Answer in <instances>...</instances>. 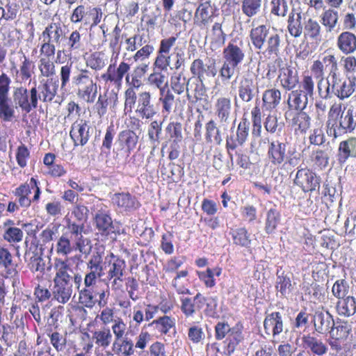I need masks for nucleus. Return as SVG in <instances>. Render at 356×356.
Segmentation results:
<instances>
[{
	"label": "nucleus",
	"mask_w": 356,
	"mask_h": 356,
	"mask_svg": "<svg viewBox=\"0 0 356 356\" xmlns=\"http://www.w3.org/2000/svg\"><path fill=\"white\" fill-rule=\"evenodd\" d=\"M213 109L218 121L222 125L229 123L232 114V101L229 97H220L217 98Z\"/></svg>",
	"instance_id": "obj_13"
},
{
	"label": "nucleus",
	"mask_w": 356,
	"mask_h": 356,
	"mask_svg": "<svg viewBox=\"0 0 356 356\" xmlns=\"http://www.w3.org/2000/svg\"><path fill=\"white\" fill-rule=\"evenodd\" d=\"M175 318L168 316H163L154 320L152 325L161 334H166L171 328L175 326Z\"/></svg>",
	"instance_id": "obj_52"
},
{
	"label": "nucleus",
	"mask_w": 356,
	"mask_h": 356,
	"mask_svg": "<svg viewBox=\"0 0 356 356\" xmlns=\"http://www.w3.org/2000/svg\"><path fill=\"white\" fill-rule=\"evenodd\" d=\"M19 11V6L15 2H8L4 7H0V22L12 21L16 19Z\"/></svg>",
	"instance_id": "obj_57"
},
{
	"label": "nucleus",
	"mask_w": 356,
	"mask_h": 356,
	"mask_svg": "<svg viewBox=\"0 0 356 356\" xmlns=\"http://www.w3.org/2000/svg\"><path fill=\"white\" fill-rule=\"evenodd\" d=\"M262 100L267 110L275 108L280 103L281 92L276 88L266 90L263 94Z\"/></svg>",
	"instance_id": "obj_46"
},
{
	"label": "nucleus",
	"mask_w": 356,
	"mask_h": 356,
	"mask_svg": "<svg viewBox=\"0 0 356 356\" xmlns=\"http://www.w3.org/2000/svg\"><path fill=\"white\" fill-rule=\"evenodd\" d=\"M206 139L208 142H215L217 145H220L222 139L220 130L217 128L216 122L210 120L206 124Z\"/></svg>",
	"instance_id": "obj_60"
},
{
	"label": "nucleus",
	"mask_w": 356,
	"mask_h": 356,
	"mask_svg": "<svg viewBox=\"0 0 356 356\" xmlns=\"http://www.w3.org/2000/svg\"><path fill=\"white\" fill-rule=\"evenodd\" d=\"M302 33L307 40L319 42L322 39V28L318 22L312 18H309L304 22Z\"/></svg>",
	"instance_id": "obj_31"
},
{
	"label": "nucleus",
	"mask_w": 356,
	"mask_h": 356,
	"mask_svg": "<svg viewBox=\"0 0 356 356\" xmlns=\"http://www.w3.org/2000/svg\"><path fill=\"white\" fill-rule=\"evenodd\" d=\"M234 244L242 247H248L250 245V234L244 227L232 229L230 232Z\"/></svg>",
	"instance_id": "obj_51"
},
{
	"label": "nucleus",
	"mask_w": 356,
	"mask_h": 356,
	"mask_svg": "<svg viewBox=\"0 0 356 356\" xmlns=\"http://www.w3.org/2000/svg\"><path fill=\"white\" fill-rule=\"evenodd\" d=\"M287 102L290 108L302 111L308 104V96L301 90H292Z\"/></svg>",
	"instance_id": "obj_37"
},
{
	"label": "nucleus",
	"mask_w": 356,
	"mask_h": 356,
	"mask_svg": "<svg viewBox=\"0 0 356 356\" xmlns=\"http://www.w3.org/2000/svg\"><path fill=\"white\" fill-rule=\"evenodd\" d=\"M243 327L241 325L236 324L233 327V330L226 339L225 343V353L228 355H231L236 350L238 345H239L244 339L243 334Z\"/></svg>",
	"instance_id": "obj_34"
},
{
	"label": "nucleus",
	"mask_w": 356,
	"mask_h": 356,
	"mask_svg": "<svg viewBox=\"0 0 356 356\" xmlns=\"http://www.w3.org/2000/svg\"><path fill=\"white\" fill-rule=\"evenodd\" d=\"M138 141V136L134 131L129 129L122 131L119 133L116 142L117 151L129 156L136 148Z\"/></svg>",
	"instance_id": "obj_12"
},
{
	"label": "nucleus",
	"mask_w": 356,
	"mask_h": 356,
	"mask_svg": "<svg viewBox=\"0 0 356 356\" xmlns=\"http://www.w3.org/2000/svg\"><path fill=\"white\" fill-rule=\"evenodd\" d=\"M276 289L282 296H286L291 291V282L290 277L282 273L281 275L277 273L276 281Z\"/></svg>",
	"instance_id": "obj_64"
},
{
	"label": "nucleus",
	"mask_w": 356,
	"mask_h": 356,
	"mask_svg": "<svg viewBox=\"0 0 356 356\" xmlns=\"http://www.w3.org/2000/svg\"><path fill=\"white\" fill-rule=\"evenodd\" d=\"M67 45L70 55L76 54L83 49V43L81 41V37L78 31L72 32L68 38Z\"/></svg>",
	"instance_id": "obj_61"
},
{
	"label": "nucleus",
	"mask_w": 356,
	"mask_h": 356,
	"mask_svg": "<svg viewBox=\"0 0 356 356\" xmlns=\"http://www.w3.org/2000/svg\"><path fill=\"white\" fill-rule=\"evenodd\" d=\"M113 203L122 211H132L136 209L139 202L136 198L130 193H115L112 197Z\"/></svg>",
	"instance_id": "obj_30"
},
{
	"label": "nucleus",
	"mask_w": 356,
	"mask_h": 356,
	"mask_svg": "<svg viewBox=\"0 0 356 356\" xmlns=\"http://www.w3.org/2000/svg\"><path fill=\"white\" fill-rule=\"evenodd\" d=\"M332 96L340 100L350 97L355 90V76H344L340 72L331 76Z\"/></svg>",
	"instance_id": "obj_6"
},
{
	"label": "nucleus",
	"mask_w": 356,
	"mask_h": 356,
	"mask_svg": "<svg viewBox=\"0 0 356 356\" xmlns=\"http://www.w3.org/2000/svg\"><path fill=\"white\" fill-rule=\"evenodd\" d=\"M90 127L83 120L75 121L71 127L70 135L73 140L74 146L85 145L89 140Z\"/></svg>",
	"instance_id": "obj_15"
},
{
	"label": "nucleus",
	"mask_w": 356,
	"mask_h": 356,
	"mask_svg": "<svg viewBox=\"0 0 356 356\" xmlns=\"http://www.w3.org/2000/svg\"><path fill=\"white\" fill-rule=\"evenodd\" d=\"M293 184L305 193L313 192L320 186V177L307 168H298Z\"/></svg>",
	"instance_id": "obj_9"
},
{
	"label": "nucleus",
	"mask_w": 356,
	"mask_h": 356,
	"mask_svg": "<svg viewBox=\"0 0 356 356\" xmlns=\"http://www.w3.org/2000/svg\"><path fill=\"white\" fill-rule=\"evenodd\" d=\"M58 88V81L52 79L41 81L37 88L38 100L43 102H51L55 97Z\"/></svg>",
	"instance_id": "obj_18"
},
{
	"label": "nucleus",
	"mask_w": 356,
	"mask_h": 356,
	"mask_svg": "<svg viewBox=\"0 0 356 356\" xmlns=\"http://www.w3.org/2000/svg\"><path fill=\"white\" fill-rule=\"evenodd\" d=\"M326 127L327 135L334 138L351 134L356 128V113L351 108L342 109L340 103H334L327 113Z\"/></svg>",
	"instance_id": "obj_1"
},
{
	"label": "nucleus",
	"mask_w": 356,
	"mask_h": 356,
	"mask_svg": "<svg viewBox=\"0 0 356 356\" xmlns=\"http://www.w3.org/2000/svg\"><path fill=\"white\" fill-rule=\"evenodd\" d=\"M238 93L243 102H250L258 93L257 85L252 79L243 77L239 83Z\"/></svg>",
	"instance_id": "obj_23"
},
{
	"label": "nucleus",
	"mask_w": 356,
	"mask_h": 356,
	"mask_svg": "<svg viewBox=\"0 0 356 356\" xmlns=\"http://www.w3.org/2000/svg\"><path fill=\"white\" fill-rule=\"evenodd\" d=\"M261 7L262 0H242L241 1L242 13L249 18L259 15Z\"/></svg>",
	"instance_id": "obj_48"
},
{
	"label": "nucleus",
	"mask_w": 356,
	"mask_h": 356,
	"mask_svg": "<svg viewBox=\"0 0 356 356\" xmlns=\"http://www.w3.org/2000/svg\"><path fill=\"white\" fill-rule=\"evenodd\" d=\"M305 349L309 353L316 356H323L328 352L327 345L322 339L314 336L307 335L302 337Z\"/></svg>",
	"instance_id": "obj_27"
},
{
	"label": "nucleus",
	"mask_w": 356,
	"mask_h": 356,
	"mask_svg": "<svg viewBox=\"0 0 356 356\" xmlns=\"http://www.w3.org/2000/svg\"><path fill=\"white\" fill-rule=\"evenodd\" d=\"M41 37L42 42L59 45L65 38V32L60 23L52 22L44 29Z\"/></svg>",
	"instance_id": "obj_22"
},
{
	"label": "nucleus",
	"mask_w": 356,
	"mask_h": 356,
	"mask_svg": "<svg viewBox=\"0 0 356 356\" xmlns=\"http://www.w3.org/2000/svg\"><path fill=\"white\" fill-rule=\"evenodd\" d=\"M286 145L280 140H273L270 143L268 156L270 161L275 165L282 164L286 158Z\"/></svg>",
	"instance_id": "obj_28"
},
{
	"label": "nucleus",
	"mask_w": 356,
	"mask_h": 356,
	"mask_svg": "<svg viewBox=\"0 0 356 356\" xmlns=\"http://www.w3.org/2000/svg\"><path fill=\"white\" fill-rule=\"evenodd\" d=\"M23 236V231L15 226L6 228L3 234V239L10 243H17L22 241Z\"/></svg>",
	"instance_id": "obj_63"
},
{
	"label": "nucleus",
	"mask_w": 356,
	"mask_h": 356,
	"mask_svg": "<svg viewBox=\"0 0 356 356\" xmlns=\"http://www.w3.org/2000/svg\"><path fill=\"white\" fill-rule=\"evenodd\" d=\"M147 83L157 89L159 92L168 88V80L167 76L161 71L154 70L147 77Z\"/></svg>",
	"instance_id": "obj_49"
},
{
	"label": "nucleus",
	"mask_w": 356,
	"mask_h": 356,
	"mask_svg": "<svg viewBox=\"0 0 356 356\" xmlns=\"http://www.w3.org/2000/svg\"><path fill=\"white\" fill-rule=\"evenodd\" d=\"M103 258L100 252H94L86 263L88 271L83 279L84 286L91 287L97 283L98 278H101L104 273L103 268Z\"/></svg>",
	"instance_id": "obj_8"
},
{
	"label": "nucleus",
	"mask_w": 356,
	"mask_h": 356,
	"mask_svg": "<svg viewBox=\"0 0 356 356\" xmlns=\"http://www.w3.org/2000/svg\"><path fill=\"white\" fill-rule=\"evenodd\" d=\"M73 251H79V249L76 247V243L72 241L68 234H63L56 243V253L58 255L67 256Z\"/></svg>",
	"instance_id": "obj_42"
},
{
	"label": "nucleus",
	"mask_w": 356,
	"mask_h": 356,
	"mask_svg": "<svg viewBox=\"0 0 356 356\" xmlns=\"http://www.w3.org/2000/svg\"><path fill=\"white\" fill-rule=\"evenodd\" d=\"M281 213L275 208L267 211L265 219V232L271 234L275 233L276 229L281 222Z\"/></svg>",
	"instance_id": "obj_43"
},
{
	"label": "nucleus",
	"mask_w": 356,
	"mask_h": 356,
	"mask_svg": "<svg viewBox=\"0 0 356 356\" xmlns=\"http://www.w3.org/2000/svg\"><path fill=\"white\" fill-rule=\"evenodd\" d=\"M13 99L17 107L29 113L38 107L37 88L33 87L29 93L24 86L15 87L13 91Z\"/></svg>",
	"instance_id": "obj_7"
},
{
	"label": "nucleus",
	"mask_w": 356,
	"mask_h": 356,
	"mask_svg": "<svg viewBox=\"0 0 356 356\" xmlns=\"http://www.w3.org/2000/svg\"><path fill=\"white\" fill-rule=\"evenodd\" d=\"M291 0H272L270 2V13L277 17H286Z\"/></svg>",
	"instance_id": "obj_59"
},
{
	"label": "nucleus",
	"mask_w": 356,
	"mask_h": 356,
	"mask_svg": "<svg viewBox=\"0 0 356 356\" xmlns=\"http://www.w3.org/2000/svg\"><path fill=\"white\" fill-rule=\"evenodd\" d=\"M278 81L281 86L286 90L294 89L299 83L298 71L289 66L283 67L280 70Z\"/></svg>",
	"instance_id": "obj_19"
},
{
	"label": "nucleus",
	"mask_w": 356,
	"mask_h": 356,
	"mask_svg": "<svg viewBox=\"0 0 356 356\" xmlns=\"http://www.w3.org/2000/svg\"><path fill=\"white\" fill-rule=\"evenodd\" d=\"M337 313L340 316H350L356 312V301L353 296L339 300L337 305Z\"/></svg>",
	"instance_id": "obj_45"
},
{
	"label": "nucleus",
	"mask_w": 356,
	"mask_h": 356,
	"mask_svg": "<svg viewBox=\"0 0 356 356\" xmlns=\"http://www.w3.org/2000/svg\"><path fill=\"white\" fill-rule=\"evenodd\" d=\"M331 76L317 80V90L318 96L323 99H327L332 97Z\"/></svg>",
	"instance_id": "obj_58"
},
{
	"label": "nucleus",
	"mask_w": 356,
	"mask_h": 356,
	"mask_svg": "<svg viewBox=\"0 0 356 356\" xmlns=\"http://www.w3.org/2000/svg\"><path fill=\"white\" fill-rule=\"evenodd\" d=\"M312 165L315 169H325L329 163V155L326 151L317 149L313 151L311 155Z\"/></svg>",
	"instance_id": "obj_56"
},
{
	"label": "nucleus",
	"mask_w": 356,
	"mask_h": 356,
	"mask_svg": "<svg viewBox=\"0 0 356 356\" xmlns=\"http://www.w3.org/2000/svg\"><path fill=\"white\" fill-rule=\"evenodd\" d=\"M112 348L116 354L122 356H131L135 353L134 343L128 336L118 341H114Z\"/></svg>",
	"instance_id": "obj_40"
},
{
	"label": "nucleus",
	"mask_w": 356,
	"mask_h": 356,
	"mask_svg": "<svg viewBox=\"0 0 356 356\" xmlns=\"http://www.w3.org/2000/svg\"><path fill=\"white\" fill-rule=\"evenodd\" d=\"M352 330L351 325L347 321L334 323L330 332V337L334 339L346 340Z\"/></svg>",
	"instance_id": "obj_44"
},
{
	"label": "nucleus",
	"mask_w": 356,
	"mask_h": 356,
	"mask_svg": "<svg viewBox=\"0 0 356 356\" xmlns=\"http://www.w3.org/2000/svg\"><path fill=\"white\" fill-rule=\"evenodd\" d=\"M191 72L194 76H197V79L203 81L204 76L214 77L218 72L214 62L210 64H204L202 60L195 59L191 65Z\"/></svg>",
	"instance_id": "obj_20"
},
{
	"label": "nucleus",
	"mask_w": 356,
	"mask_h": 356,
	"mask_svg": "<svg viewBox=\"0 0 356 356\" xmlns=\"http://www.w3.org/2000/svg\"><path fill=\"white\" fill-rule=\"evenodd\" d=\"M136 113L142 119H152L156 113L157 108L152 102L151 93L140 92L138 95Z\"/></svg>",
	"instance_id": "obj_10"
},
{
	"label": "nucleus",
	"mask_w": 356,
	"mask_h": 356,
	"mask_svg": "<svg viewBox=\"0 0 356 356\" xmlns=\"http://www.w3.org/2000/svg\"><path fill=\"white\" fill-rule=\"evenodd\" d=\"M311 124V118L309 115L303 111L297 113L292 119L291 125L296 131L301 134L305 133Z\"/></svg>",
	"instance_id": "obj_47"
},
{
	"label": "nucleus",
	"mask_w": 356,
	"mask_h": 356,
	"mask_svg": "<svg viewBox=\"0 0 356 356\" xmlns=\"http://www.w3.org/2000/svg\"><path fill=\"white\" fill-rule=\"evenodd\" d=\"M90 8H86L83 5L78 6L72 11L70 21L74 24L82 22L84 25L88 26L90 22Z\"/></svg>",
	"instance_id": "obj_55"
},
{
	"label": "nucleus",
	"mask_w": 356,
	"mask_h": 356,
	"mask_svg": "<svg viewBox=\"0 0 356 356\" xmlns=\"http://www.w3.org/2000/svg\"><path fill=\"white\" fill-rule=\"evenodd\" d=\"M56 274L54 278L52 289L53 300L59 303L67 302L72 294V284L70 273V264L67 261L56 259L54 263Z\"/></svg>",
	"instance_id": "obj_3"
},
{
	"label": "nucleus",
	"mask_w": 356,
	"mask_h": 356,
	"mask_svg": "<svg viewBox=\"0 0 356 356\" xmlns=\"http://www.w3.org/2000/svg\"><path fill=\"white\" fill-rule=\"evenodd\" d=\"M245 54L243 43L241 41L238 44L229 42L224 48L222 51L224 61L219 71L222 81H229L232 78L236 70L244 60Z\"/></svg>",
	"instance_id": "obj_4"
},
{
	"label": "nucleus",
	"mask_w": 356,
	"mask_h": 356,
	"mask_svg": "<svg viewBox=\"0 0 356 356\" xmlns=\"http://www.w3.org/2000/svg\"><path fill=\"white\" fill-rule=\"evenodd\" d=\"M0 266L6 270V277H13L17 274L15 265L13 261V256L7 248L0 246Z\"/></svg>",
	"instance_id": "obj_39"
},
{
	"label": "nucleus",
	"mask_w": 356,
	"mask_h": 356,
	"mask_svg": "<svg viewBox=\"0 0 356 356\" xmlns=\"http://www.w3.org/2000/svg\"><path fill=\"white\" fill-rule=\"evenodd\" d=\"M95 225L98 232L104 236L114 232L113 225L109 213L104 210H99L94 217Z\"/></svg>",
	"instance_id": "obj_26"
},
{
	"label": "nucleus",
	"mask_w": 356,
	"mask_h": 356,
	"mask_svg": "<svg viewBox=\"0 0 356 356\" xmlns=\"http://www.w3.org/2000/svg\"><path fill=\"white\" fill-rule=\"evenodd\" d=\"M159 101L162 104V113L168 115L175 104V95L169 87L159 92Z\"/></svg>",
	"instance_id": "obj_53"
},
{
	"label": "nucleus",
	"mask_w": 356,
	"mask_h": 356,
	"mask_svg": "<svg viewBox=\"0 0 356 356\" xmlns=\"http://www.w3.org/2000/svg\"><path fill=\"white\" fill-rule=\"evenodd\" d=\"M215 9L210 1H205L200 3L194 14L193 23L200 28L205 29L213 22L214 18Z\"/></svg>",
	"instance_id": "obj_11"
},
{
	"label": "nucleus",
	"mask_w": 356,
	"mask_h": 356,
	"mask_svg": "<svg viewBox=\"0 0 356 356\" xmlns=\"http://www.w3.org/2000/svg\"><path fill=\"white\" fill-rule=\"evenodd\" d=\"M66 229L67 232H65L63 234H68L72 241L76 243V247L79 249V252L83 253L86 241L83 236L84 223H76L69 219L67 221Z\"/></svg>",
	"instance_id": "obj_14"
},
{
	"label": "nucleus",
	"mask_w": 356,
	"mask_h": 356,
	"mask_svg": "<svg viewBox=\"0 0 356 356\" xmlns=\"http://www.w3.org/2000/svg\"><path fill=\"white\" fill-rule=\"evenodd\" d=\"M301 19L300 8L293 7L287 20V29L292 37L299 38L302 34L304 24L302 25Z\"/></svg>",
	"instance_id": "obj_21"
},
{
	"label": "nucleus",
	"mask_w": 356,
	"mask_h": 356,
	"mask_svg": "<svg viewBox=\"0 0 356 356\" xmlns=\"http://www.w3.org/2000/svg\"><path fill=\"white\" fill-rule=\"evenodd\" d=\"M72 83L76 88V95L80 99L90 104L95 102L97 98V86L88 70H81L73 77Z\"/></svg>",
	"instance_id": "obj_5"
},
{
	"label": "nucleus",
	"mask_w": 356,
	"mask_h": 356,
	"mask_svg": "<svg viewBox=\"0 0 356 356\" xmlns=\"http://www.w3.org/2000/svg\"><path fill=\"white\" fill-rule=\"evenodd\" d=\"M313 321L315 330L321 334L329 333L331 327L334 325L332 316L327 311H316Z\"/></svg>",
	"instance_id": "obj_17"
},
{
	"label": "nucleus",
	"mask_w": 356,
	"mask_h": 356,
	"mask_svg": "<svg viewBox=\"0 0 356 356\" xmlns=\"http://www.w3.org/2000/svg\"><path fill=\"white\" fill-rule=\"evenodd\" d=\"M110 329L114 335V341H118L128 335L127 324L121 318H116Z\"/></svg>",
	"instance_id": "obj_62"
},
{
	"label": "nucleus",
	"mask_w": 356,
	"mask_h": 356,
	"mask_svg": "<svg viewBox=\"0 0 356 356\" xmlns=\"http://www.w3.org/2000/svg\"><path fill=\"white\" fill-rule=\"evenodd\" d=\"M350 157L356 158V137H350L339 145L337 153L339 163L343 164Z\"/></svg>",
	"instance_id": "obj_24"
},
{
	"label": "nucleus",
	"mask_w": 356,
	"mask_h": 356,
	"mask_svg": "<svg viewBox=\"0 0 356 356\" xmlns=\"http://www.w3.org/2000/svg\"><path fill=\"white\" fill-rule=\"evenodd\" d=\"M191 79H187L182 72L174 73L170 77V88L177 95L182 94L185 90L188 99L191 95L188 88Z\"/></svg>",
	"instance_id": "obj_35"
},
{
	"label": "nucleus",
	"mask_w": 356,
	"mask_h": 356,
	"mask_svg": "<svg viewBox=\"0 0 356 356\" xmlns=\"http://www.w3.org/2000/svg\"><path fill=\"white\" fill-rule=\"evenodd\" d=\"M110 257L111 259L108 261L106 278L111 279L113 277L119 278L124 277L126 269L124 260L114 255L113 253L110 254Z\"/></svg>",
	"instance_id": "obj_32"
},
{
	"label": "nucleus",
	"mask_w": 356,
	"mask_h": 356,
	"mask_svg": "<svg viewBox=\"0 0 356 356\" xmlns=\"http://www.w3.org/2000/svg\"><path fill=\"white\" fill-rule=\"evenodd\" d=\"M249 37L254 48L261 53L265 58L277 56L281 44L280 35L271 31L270 26L261 24L253 26L250 31Z\"/></svg>",
	"instance_id": "obj_2"
},
{
	"label": "nucleus",
	"mask_w": 356,
	"mask_h": 356,
	"mask_svg": "<svg viewBox=\"0 0 356 356\" xmlns=\"http://www.w3.org/2000/svg\"><path fill=\"white\" fill-rule=\"evenodd\" d=\"M106 56L101 51L92 53L86 60V65L96 71L102 70L106 66Z\"/></svg>",
	"instance_id": "obj_54"
},
{
	"label": "nucleus",
	"mask_w": 356,
	"mask_h": 356,
	"mask_svg": "<svg viewBox=\"0 0 356 356\" xmlns=\"http://www.w3.org/2000/svg\"><path fill=\"white\" fill-rule=\"evenodd\" d=\"M264 330L266 334L270 335L275 338L283 331V321L280 313L273 312L264 319Z\"/></svg>",
	"instance_id": "obj_25"
},
{
	"label": "nucleus",
	"mask_w": 356,
	"mask_h": 356,
	"mask_svg": "<svg viewBox=\"0 0 356 356\" xmlns=\"http://www.w3.org/2000/svg\"><path fill=\"white\" fill-rule=\"evenodd\" d=\"M3 38L4 40V45L8 47L17 48L20 42V31L13 26L8 29H3Z\"/></svg>",
	"instance_id": "obj_50"
},
{
	"label": "nucleus",
	"mask_w": 356,
	"mask_h": 356,
	"mask_svg": "<svg viewBox=\"0 0 356 356\" xmlns=\"http://www.w3.org/2000/svg\"><path fill=\"white\" fill-rule=\"evenodd\" d=\"M113 334L108 327H104L92 332V341L97 348H107L112 342Z\"/></svg>",
	"instance_id": "obj_36"
},
{
	"label": "nucleus",
	"mask_w": 356,
	"mask_h": 356,
	"mask_svg": "<svg viewBox=\"0 0 356 356\" xmlns=\"http://www.w3.org/2000/svg\"><path fill=\"white\" fill-rule=\"evenodd\" d=\"M181 311L186 316V317H192L200 311L206 302V298L200 293H197L193 298H181Z\"/></svg>",
	"instance_id": "obj_16"
},
{
	"label": "nucleus",
	"mask_w": 356,
	"mask_h": 356,
	"mask_svg": "<svg viewBox=\"0 0 356 356\" xmlns=\"http://www.w3.org/2000/svg\"><path fill=\"white\" fill-rule=\"evenodd\" d=\"M16 108L10 97L0 98V119L3 122H12L16 118Z\"/></svg>",
	"instance_id": "obj_38"
},
{
	"label": "nucleus",
	"mask_w": 356,
	"mask_h": 356,
	"mask_svg": "<svg viewBox=\"0 0 356 356\" xmlns=\"http://www.w3.org/2000/svg\"><path fill=\"white\" fill-rule=\"evenodd\" d=\"M38 184L37 179L31 177L29 182L20 185L15 189V195L16 197H29L31 191H33V202H38L40 196V189Z\"/></svg>",
	"instance_id": "obj_33"
},
{
	"label": "nucleus",
	"mask_w": 356,
	"mask_h": 356,
	"mask_svg": "<svg viewBox=\"0 0 356 356\" xmlns=\"http://www.w3.org/2000/svg\"><path fill=\"white\" fill-rule=\"evenodd\" d=\"M321 22L327 32H332L337 26L339 21V13L333 8L325 10L320 16Z\"/></svg>",
	"instance_id": "obj_41"
},
{
	"label": "nucleus",
	"mask_w": 356,
	"mask_h": 356,
	"mask_svg": "<svg viewBox=\"0 0 356 356\" xmlns=\"http://www.w3.org/2000/svg\"><path fill=\"white\" fill-rule=\"evenodd\" d=\"M337 47L343 54H353L356 51V35L350 31L342 32L337 37Z\"/></svg>",
	"instance_id": "obj_29"
}]
</instances>
